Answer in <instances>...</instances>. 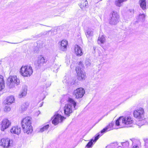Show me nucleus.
<instances>
[{"mask_svg":"<svg viewBox=\"0 0 148 148\" xmlns=\"http://www.w3.org/2000/svg\"><path fill=\"white\" fill-rule=\"evenodd\" d=\"M65 118L58 113H56L52 117V123L56 125L59 123L62 122Z\"/></svg>","mask_w":148,"mask_h":148,"instance_id":"obj_4","label":"nucleus"},{"mask_svg":"<svg viewBox=\"0 0 148 148\" xmlns=\"http://www.w3.org/2000/svg\"><path fill=\"white\" fill-rule=\"evenodd\" d=\"M85 93L84 89L82 88H77L73 92V95L76 99H79L83 97Z\"/></svg>","mask_w":148,"mask_h":148,"instance_id":"obj_6","label":"nucleus"},{"mask_svg":"<svg viewBox=\"0 0 148 148\" xmlns=\"http://www.w3.org/2000/svg\"><path fill=\"white\" fill-rule=\"evenodd\" d=\"M27 87L26 86H23L21 92L19 94V97L21 98L25 97L27 94Z\"/></svg>","mask_w":148,"mask_h":148,"instance_id":"obj_19","label":"nucleus"},{"mask_svg":"<svg viewBox=\"0 0 148 148\" xmlns=\"http://www.w3.org/2000/svg\"><path fill=\"white\" fill-rule=\"evenodd\" d=\"M9 77H8V79H9Z\"/></svg>","mask_w":148,"mask_h":148,"instance_id":"obj_42","label":"nucleus"},{"mask_svg":"<svg viewBox=\"0 0 148 148\" xmlns=\"http://www.w3.org/2000/svg\"><path fill=\"white\" fill-rule=\"evenodd\" d=\"M20 81L16 76H10V89L13 88L19 84Z\"/></svg>","mask_w":148,"mask_h":148,"instance_id":"obj_5","label":"nucleus"},{"mask_svg":"<svg viewBox=\"0 0 148 148\" xmlns=\"http://www.w3.org/2000/svg\"><path fill=\"white\" fill-rule=\"evenodd\" d=\"M126 143H127L128 144V142H126Z\"/></svg>","mask_w":148,"mask_h":148,"instance_id":"obj_41","label":"nucleus"},{"mask_svg":"<svg viewBox=\"0 0 148 148\" xmlns=\"http://www.w3.org/2000/svg\"><path fill=\"white\" fill-rule=\"evenodd\" d=\"M102 135H99V134H98L96 136L94 139H92L86 145V147L88 148H89L90 147H91L93 145V143H95L96 141L98 139L99 136H101Z\"/></svg>","mask_w":148,"mask_h":148,"instance_id":"obj_17","label":"nucleus"},{"mask_svg":"<svg viewBox=\"0 0 148 148\" xmlns=\"http://www.w3.org/2000/svg\"><path fill=\"white\" fill-rule=\"evenodd\" d=\"M33 72L32 67L29 65L23 66L19 70L20 74L25 77H29L32 75Z\"/></svg>","mask_w":148,"mask_h":148,"instance_id":"obj_3","label":"nucleus"},{"mask_svg":"<svg viewBox=\"0 0 148 148\" xmlns=\"http://www.w3.org/2000/svg\"><path fill=\"white\" fill-rule=\"evenodd\" d=\"M90 62V60L89 59H87L86 60L85 64L87 66H90L91 64Z\"/></svg>","mask_w":148,"mask_h":148,"instance_id":"obj_32","label":"nucleus"},{"mask_svg":"<svg viewBox=\"0 0 148 148\" xmlns=\"http://www.w3.org/2000/svg\"><path fill=\"white\" fill-rule=\"evenodd\" d=\"M76 103L73 99L69 98L68 103L65 104L64 110L65 115L69 116L73 111L76 110Z\"/></svg>","mask_w":148,"mask_h":148,"instance_id":"obj_2","label":"nucleus"},{"mask_svg":"<svg viewBox=\"0 0 148 148\" xmlns=\"http://www.w3.org/2000/svg\"><path fill=\"white\" fill-rule=\"evenodd\" d=\"M21 128L18 126H13L10 130L11 133L15 134L17 135H19L21 132Z\"/></svg>","mask_w":148,"mask_h":148,"instance_id":"obj_14","label":"nucleus"},{"mask_svg":"<svg viewBox=\"0 0 148 148\" xmlns=\"http://www.w3.org/2000/svg\"><path fill=\"white\" fill-rule=\"evenodd\" d=\"M144 121H144V120H142V121H141V123H142V122H143Z\"/></svg>","mask_w":148,"mask_h":148,"instance_id":"obj_39","label":"nucleus"},{"mask_svg":"<svg viewBox=\"0 0 148 148\" xmlns=\"http://www.w3.org/2000/svg\"><path fill=\"white\" fill-rule=\"evenodd\" d=\"M40 111H38V112H36V115H37V116H38V114H40Z\"/></svg>","mask_w":148,"mask_h":148,"instance_id":"obj_34","label":"nucleus"},{"mask_svg":"<svg viewBox=\"0 0 148 148\" xmlns=\"http://www.w3.org/2000/svg\"><path fill=\"white\" fill-rule=\"evenodd\" d=\"M45 58L42 56H39L37 60V63L38 66H40L46 62Z\"/></svg>","mask_w":148,"mask_h":148,"instance_id":"obj_16","label":"nucleus"},{"mask_svg":"<svg viewBox=\"0 0 148 148\" xmlns=\"http://www.w3.org/2000/svg\"><path fill=\"white\" fill-rule=\"evenodd\" d=\"M145 144L147 145V143H148V139L147 140H146L145 141Z\"/></svg>","mask_w":148,"mask_h":148,"instance_id":"obj_36","label":"nucleus"},{"mask_svg":"<svg viewBox=\"0 0 148 148\" xmlns=\"http://www.w3.org/2000/svg\"><path fill=\"white\" fill-rule=\"evenodd\" d=\"M134 116L138 119H141L143 117L144 114V110L142 108H140L135 110L133 112Z\"/></svg>","mask_w":148,"mask_h":148,"instance_id":"obj_7","label":"nucleus"},{"mask_svg":"<svg viewBox=\"0 0 148 148\" xmlns=\"http://www.w3.org/2000/svg\"><path fill=\"white\" fill-rule=\"evenodd\" d=\"M140 5L143 10L145 9L146 7V2L145 0H140Z\"/></svg>","mask_w":148,"mask_h":148,"instance_id":"obj_27","label":"nucleus"},{"mask_svg":"<svg viewBox=\"0 0 148 148\" xmlns=\"http://www.w3.org/2000/svg\"><path fill=\"white\" fill-rule=\"evenodd\" d=\"M75 70L77 74V78L78 80L81 81L85 79L86 74L82 70H81V69H79L78 67H76Z\"/></svg>","mask_w":148,"mask_h":148,"instance_id":"obj_8","label":"nucleus"},{"mask_svg":"<svg viewBox=\"0 0 148 148\" xmlns=\"http://www.w3.org/2000/svg\"><path fill=\"white\" fill-rule=\"evenodd\" d=\"M79 66L77 67H78L79 68V69H81V70H82L84 67L83 64L82 62H80L78 64Z\"/></svg>","mask_w":148,"mask_h":148,"instance_id":"obj_33","label":"nucleus"},{"mask_svg":"<svg viewBox=\"0 0 148 148\" xmlns=\"http://www.w3.org/2000/svg\"><path fill=\"white\" fill-rule=\"evenodd\" d=\"M116 125L119 127V128L124 127L126 126L123 120V116L120 117L116 121Z\"/></svg>","mask_w":148,"mask_h":148,"instance_id":"obj_11","label":"nucleus"},{"mask_svg":"<svg viewBox=\"0 0 148 148\" xmlns=\"http://www.w3.org/2000/svg\"><path fill=\"white\" fill-rule=\"evenodd\" d=\"M10 143H11V142H12V143L13 141L12 140H11V141L10 140ZM11 146L10 145V147Z\"/></svg>","mask_w":148,"mask_h":148,"instance_id":"obj_38","label":"nucleus"},{"mask_svg":"<svg viewBox=\"0 0 148 148\" xmlns=\"http://www.w3.org/2000/svg\"><path fill=\"white\" fill-rule=\"evenodd\" d=\"M29 102L28 101H25L23 103L21 108V110L23 111H26L29 107Z\"/></svg>","mask_w":148,"mask_h":148,"instance_id":"obj_23","label":"nucleus"},{"mask_svg":"<svg viewBox=\"0 0 148 148\" xmlns=\"http://www.w3.org/2000/svg\"><path fill=\"white\" fill-rule=\"evenodd\" d=\"M119 16L118 14L113 12L112 14V16L110 19L109 23L112 25H115L118 22Z\"/></svg>","mask_w":148,"mask_h":148,"instance_id":"obj_9","label":"nucleus"},{"mask_svg":"<svg viewBox=\"0 0 148 148\" xmlns=\"http://www.w3.org/2000/svg\"><path fill=\"white\" fill-rule=\"evenodd\" d=\"M55 66H56L55 67V68H56L57 69H58V67L57 65H55Z\"/></svg>","mask_w":148,"mask_h":148,"instance_id":"obj_37","label":"nucleus"},{"mask_svg":"<svg viewBox=\"0 0 148 148\" xmlns=\"http://www.w3.org/2000/svg\"><path fill=\"white\" fill-rule=\"evenodd\" d=\"M124 142L122 143L123 145V144H124Z\"/></svg>","mask_w":148,"mask_h":148,"instance_id":"obj_40","label":"nucleus"},{"mask_svg":"<svg viewBox=\"0 0 148 148\" xmlns=\"http://www.w3.org/2000/svg\"><path fill=\"white\" fill-rule=\"evenodd\" d=\"M106 41L105 36L103 35H100L98 39V43L99 44H103Z\"/></svg>","mask_w":148,"mask_h":148,"instance_id":"obj_24","label":"nucleus"},{"mask_svg":"<svg viewBox=\"0 0 148 148\" xmlns=\"http://www.w3.org/2000/svg\"><path fill=\"white\" fill-rule=\"evenodd\" d=\"M15 102V99L13 95L10 96V104L14 103Z\"/></svg>","mask_w":148,"mask_h":148,"instance_id":"obj_30","label":"nucleus"},{"mask_svg":"<svg viewBox=\"0 0 148 148\" xmlns=\"http://www.w3.org/2000/svg\"><path fill=\"white\" fill-rule=\"evenodd\" d=\"M123 120L125 122V125H130L133 122L132 119L130 116L123 117Z\"/></svg>","mask_w":148,"mask_h":148,"instance_id":"obj_20","label":"nucleus"},{"mask_svg":"<svg viewBox=\"0 0 148 148\" xmlns=\"http://www.w3.org/2000/svg\"><path fill=\"white\" fill-rule=\"evenodd\" d=\"M0 145L4 148H8L9 146V139L8 138L2 139L0 141Z\"/></svg>","mask_w":148,"mask_h":148,"instance_id":"obj_13","label":"nucleus"},{"mask_svg":"<svg viewBox=\"0 0 148 148\" xmlns=\"http://www.w3.org/2000/svg\"><path fill=\"white\" fill-rule=\"evenodd\" d=\"M145 17V15L144 14H140L139 16V18L141 20H144Z\"/></svg>","mask_w":148,"mask_h":148,"instance_id":"obj_31","label":"nucleus"},{"mask_svg":"<svg viewBox=\"0 0 148 148\" xmlns=\"http://www.w3.org/2000/svg\"><path fill=\"white\" fill-rule=\"evenodd\" d=\"M68 42L65 40L59 42L58 45L60 49L62 51H65L67 49V47L68 45Z\"/></svg>","mask_w":148,"mask_h":148,"instance_id":"obj_10","label":"nucleus"},{"mask_svg":"<svg viewBox=\"0 0 148 148\" xmlns=\"http://www.w3.org/2000/svg\"><path fill=\"white\" fill-rule=\"evenodd\" d=\"M114 124L112 123H109L105 128L101 131V133H103L106 132L110 131L113 129Z\"/></svg>","mask_w":148,"mask_h":148,"instance_id":"obj_18","label":"nucleus"},{"mask_svg":"<svg viewBox=\"0 0 148 148\" xmlns=\"http://www.w3.org/2000/svg\"><path fill=\"white\" fill-rule=\"evenodd\" d=\"M127 0H116L115 1V5L118 7H120L121 6L123 3V2L127 1Z\"/></svg>","mask_w":148,"mask_h":148,"instance_id":"obj_28","label":"nucleus"},{"mask_svg":"<svg viewBox=\"0 0 148 148\" xmlns=\"http://www.w3.org/2000/svg\"><path fill=\"white\" fill-rule=\"evenodd\" d=\"M75 52L77 56H81L83 54L82 48L78 45H75Z\"/></svg>","mask_w":148,"mask_h":148,"instance_id":"obj_15","label":"nucleus"},{"mask_svg":"<svg viewBox=\"0 0 148 148\" xmlns=\"http://www.w3.org/2000/svg\"><path fill=\"white\" fill-rule=\"evenodd\" d=\"M9 121L8 119H4L2 121L1 130L4 131L9 126Z\"/></svg>","mask_w":148,"mask_h":148,"instance_id":"obj_12","label":"nucleus"},{"mask_svg":"<svg viewBox=\"0 0 148 148\" xmlns=\"http://www.w3.org/2000/svg\"><path fill=\"white\" fill-rule=\"evenodd\" d=\"M49 127V125H47L41 128L40 130V132H42L45 130H47Z\"/></svg>","mask_w":148,"mask_h":148,"instance_id":"obj_29","label":"nucleus"},{"mask_svg":"<svg viewBox=\"0 0 148 148\" xmlns=\"http://www.w3.org/2000/svg\"><path fill=\"white\" fill-rule=\"evenodd\" d=\"M138 147V146L137 145H134L133 146V148H137Z\"/></svg>","mask_w":148,"mask_h":148,"instance_id":"obj_35","label":"nucleus"},{"mask_svg":"<svg viewBox=\"0 0 148 148\" xmlns=\"http://www.w3.org/2000/svg\"><path fill=\"white\" fill-rule=\"evenodd\" d=\"M5 87V82L3 77L0 75V91L3 89Z\"/></svg>","mask_w":148,"mask_h":148,"instance_id":"obj_25","label":"nucleus"},{"mask_svg":"<svg viewBox=\"0 0 148 148\" xmlns=\"http://www.w3.org/2000/svg\"><path fill=\"white\" fill-rule=\"evenodd\" d=\"M85 34L88 38L92 36L93 35V30L90 28L88 27L85 32Z\"/></svg>","mask_w":148,"mask_h":148,"instance_id":"obj_21","label":"nucleus"},{"mask_svg":"<svg viewBox=\"0 0 148 148\" xmlns=\"http://www.w3.org/2000/svg\"><path fill=\"white\" fill-rule=\"evenodd\" d=\"M88 4V2L86 0H82L81 3L79 4V5L82 9H83L84 8L86 7Z\"/></svg>","mask_w":148,"mask_h":148,"instance_id":"obj_26","label":"nucleus"},{"mask_svg":"<svg viewBox=\"0 0 148 148\" xmlns=\"http://www.w3.org/2000/svg\"><path fill=\"white\" fill-rule=\"evenodd\" d=\"M9 98H7L3 102V104L4 105V110L5 112L8 111V109L9 108Z\"/></svg>","mask_w":148,"mask_h":148,"instance_id":"obj_22","label":"nucleus"},{"mask_svg":"<svg viewBox=\"0 0 148 148\" xmlns=\"http://www.w3.org/2000/svg\"><path fill=\"white\" fill-rule=\"evenodd\" d=\"M21 126L23 132L27 134H31L33 131L31 125V118L27 117L24 118L21 122Z\"/></svg>","mask_w":148,"mask_h":148,"instance_id":"obj_1","label":"nucleus"}]
</instances>
